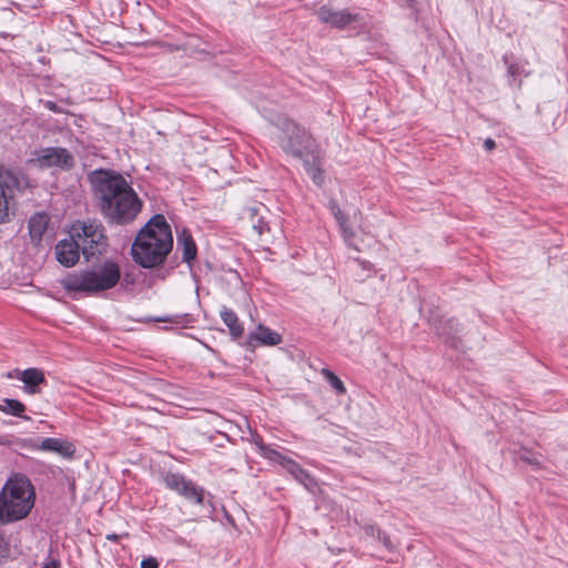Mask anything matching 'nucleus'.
Here are the masks:
<instances>
[{
	"label": "nucleus",
	"instance_id": "obj_1",
	"mask_svg": "<svg viewBox=\"0 0 568 568\" xmlns=\"http://www.w3.org/2000/svg\"><path fill=\"white\" fill-rule=\"evenodd\" d=\"M92 183L100 199L103 215L112 223L132 222L142 209V201L129 182L109 171H95Z\"/></svg>",
	"mask_w": 568,
	"mask_h": 568
},
{
	"label": "nucleus",
	"instance_id": "obj_2",
	"mask_svg": "<svg viewBox=\"0 0 568 568\" xmlns=\"http://www.w3.org/2000/svg\"><path fill=\"white\" fill-rule=\"evenodd\" d=\"M173 247V237L169 223L156 214L138 233L131 254L136 264L144 268L161 265Z\"/></svg>",
	"mask_w": 568,
	"mask_h": 568
},
{
	"label": "nucleus",
	"instance_id": "obj_3",
	"mask_svg": "<svg viewBox=\"0 0 568 568\" xmlns=\"http://www.w3.org/2000/svg\"><path fill=\"white\" fill-rule=\"evenodd\" d=\"M120 267L106 261L90 270L74 272L61 278L64 291L73 298L80 295H92L114 287L120 281Z\"/></svg>",
	"mask_w": 568,
	"mask_h": 568
},
{
	"label": "nucleus",
	"instance_id": "obj_4",
	"mask_svg": "<svg viewBox=\"0 0 568 568\" xmlns=\"http://www.w3.org/2000/svg\"><path fill=\"white\" fill-rule=\"evenodd\" d=\"M36 493L30 479L16 474L0 494V523H12L28 516L34 506Z\"/></svg>",
	"mask_w": 568,
	"mask_h": 568
},
{
	"label": "nucleus",
	"instance_id": "obj_5",
	"mask_svg": "<svg viewBox=\"0 0 568 568\" xmlns=\"http://www.w3.org/2000/svg\"><path fill=\"white\" fill-rule=\"evenodd\" d=\"M277 128L280 130V144L286 153L297 158L314 154L315 141L303 128L290 119L280 120Z\"/></svg>",
	"mask_w": 568,
	"mask_h": 568
},
{
	"label": "nucleus",
	"instance_id": "obj_6",
	"mask_svg": "<svg viewBox=\"0 0 568 568\" xmlns=\"http://www.w3.org/2000/svg\"><path fill=\"white\" fill-rule=\"evenodd\" d=\"M70 234L71 237L77 240L87 257L101 253L105 246L106 237L103 233V226L95 221L73 223Z\"/></svg>",
	"mask_w": 568,
	"mask_h": 568
},
{
	"label": "nucleus",
	"instance_id": "obj_7",
	"mask_svg": "<svg viewBox=\"0 0 568 568\" xmlns=\"http://www.w3.org/2000/svg\"><path fill=\"white\" fill-rule=\"evenodd\" d=\"M30 163L39 169L70 170L74 160L71 153L63 148H47L39 151Z\"/></svg>",
	"mask_w": 568,
	"mask_h": 568
},
{
	"label": "nucleus",
	"instance_id": "obj_8",
	"mask_svg": "<svg viewBox=\"0 0 568 568\" xmlns=\"http://www.w3.org/2000/svg\"><path fill=\"white\" fill-rule=\"evenodd\" d=\"M260 452L263 456L278 462L296 480H298L307 490H314L316 487L315 480L311 475L304 470L296 462L282 456L276 450L267 447L266 445L256 442Z\"/></svg>",
	"mask_w": 568,
	"mask_h": 568
},
{
	"label": "nucleus",
	"instance_id": "obj_9",
	"mask_svg": "<svg viewBox=\"0 0 568 568\" xmlns=\"http://www.w3.org/2000/svg\"><path fill=\"white\" fill-rule=\"evenodd\" d=\"M163 483L168 489L174 490L197 505H202L204 501V489L180 474H166L163 477Z\"/></svg>",
	"mask_w": 568,
	"mask_h": 568
},
{
	"label": "nucleus",
	"instance_id": "obj_10",
	"mask_svg": "<svg viewBox=\"0 0 568 568\" xmlns=\"http://www.w3.org/2000/svg\"><path fill=\"white\" fill-rule=\"evenodd\" d=\"M18 186L19 180L16 174L10 170L0 169V224L10 220V200Z\"/></svg>",
	"mask_w": 568,
	"mask_h": 568
},
{
	"label": "nucleus",
	"instance_id": "obj_11",
	"mask_svg": "<svg viewBox=\"0 0 568 568\" xmlns=\"http://www.w3.org/2000/svg\"><path fill=\"white\" fill-rule=\"evenodd\" d=\"M9 378H18L23 383V390L29 395L40 393V385L45 383V376L40 368L16 369L8 374Z\"/></svg>",
	"mask_w": 568,
	"mask_h": 568
},
{
	"label": "nucleus",
	"instance_id": "obj_12",
	"mask_svg": "<svg viewBox=\"0 0 568 568\" xmlns=\"http://www.w3.org/2000/svg\"><path fill=\"white\" fill-rule=\"evenodd\" d=\"M34 448L37 450L54 453L64 459H72L75 454L73 443L57 437L43 438Z\"/></svg>",
	"mask_w": 568,
	"mask_h": 568
},
{
	"label": "nucleus",
	"instance_id": "obj_13",
	"mask_svg": "<svg viewBox=\"0 0 568 568\" xmlns=\"http://www.w3.org/2000/svg\"><path fill=\"white\" fill-rule=\"evenodd\" d=\"M281 343V334L263 324H258L256 328L247 335V345L250 347L275 346Z\"/></svg>",
	"mask_w": 568,
	"mask_h": 568
},
{
	"label": "nucleus",
	"instance_id": "obj_14",
	"mask_svg": "<svg viewBox=\"0 0 568 568\" xmlns=\"http://www.w3.org/2000/svg\"><path fill=\"white\" fill-rule=\"evenodd\" d=\"M81 246L75 239L62 240L55 245V256L60 264L65 267L73 266L80 257Z\"/></svg>",
	"mask_w": 568,
	"mask_h": 568
},
{
	"label": "nucleus",
	"instance_id": "obj_15",
	"mask_svg": "<svg viewBox=\"0 0 568 568\" xmlns=\"http://www.w3.org/2000/svg\"><path fill=\"white\" fill-rule=\"evenodd\" d=\"M317 17L322 22L334 28H344L357 18L347 10H333L325 6L318 9Z\"/></svg>",
	"mask_w": 568,
	"mask_h": 568
},
{
	"label": "nucleus",
	"instance_id": "obj_16",
	"mask_svg": "<svg viewBox=\"0 0 568 568\" xmlns=\"http://www.w3.org/2000/svg\"><path fill=\"white\" fill-rule=\"evenodd\" d=\"M329 209L339 225V230L342 232L344 241L347 243L348 246L355 248L356 251H361L362 248L354 242L355 234L347 224L346 216L344 215L337 203L331 202Z\"/></svg>",
	"mask_w": 568,
	"mask_h": 568
},
{
	"label": "nucleus",
	"instance_id": "obj_17",
	"mask_svg": "<svg viewBox=\"0 0 568 568\" xmlns=\"http://www.w3.org/2000/svg\"><path fill=\"white\" fill-rule=\"evenodd\" d=\"M49 225V216L45 213H36L29 220V234L36 244L43 239Z\"/></svg>",
	"mask_w": 568,
	"mask_h": 568
},
{
	"label": "nucleus",
	"instance_id": "obj_18",
	"mask_svg": "<svg viewBox=\"0 0 568 568\" xmlns=\"http://www.w3.org/2000/svg\"><path fill=\"white\" fill-rule=\"evenodd\" d=\"M178 247L182 251V260L191 263L196 256V245L192 239L191 233L183 229L178 233Z\"/></svg>",
	"mask_w": 568,
	"mask_h": 568
},
{
	"label": "nucleus",
	"instance_id": "obj_19",
	"mask_svg": "<svg viewBox=\"0 0 568 568\" xmlns=\"http://www.w3.org/2000/svg\"><path fill=\"white\" fill-rule=\"evenodd\" d=\"M220 315L234 338H239L243 335V325L240 323L237 315L232 310L224 306L222 307Z\"/></svg>",
	"mask_w": 568,
	"mask_h": 568
},
{
	"label": "nucleus",
	"instance_id": "obj_20",
	"mask_svg": "<svg viewBox=\"0 0 568 568\" xmlns=\"http://www.w3.org/2000/svg\"><path fill=\"white\" fill-rule=\"evenodd\" d=\"M321 375L327 381V383L331 385V387L335 390L336 394L344 395L346 393V387L344 383L331 369L322 368Z\"/></svg>",
	"mask_w": 568,
	"mask_h": 568
},
{
	"label": "nucleus",
	"instance_id": "obj_21",
	"mask_svg": "<svg viewBox=\"0 0 568 568\" xmlns=\"http://www.w3.org/2000/svg\"><path fill=\"white\" fill-rule=\"evenodd\" d=\"M24 410L26 406L17 399L6 398L3 403L0 404V412L12 416L21 417Z\"/></svg>",
	"mask_w": 568,
	"mask_h": 568
},
{
	"label": "nucleus",
	"instance_id": "obj_22",
	"mask_svg": "<svg viewBox=\"0 0 568 568\" xmlns=\"http://www.w3.org/2000/svg\"><path fill=\"white\" fill-rule=\"evenodd\" d=\"M304 166L307 174L311 176L315 184L322 185L324 183V172L316 164L315 159L313 160V163H311L308 160H304Z\"/></svg>",
	"mask_w": 568,
	"mask_h": 568
},
{
	"label": "nucleus",
	"instance_id": "obj_23",
	"mask_svg": "<svg viewBox=\"0 0 568 568\" xmlns=\"http://www.w3.org/2000/svg\"><path fill=\"white\" fill-rule=\"evenodd\" d=\"M519 459L536 468H539L542 465V456L526 448L519 450Z\"/></svg>",
	"mask_w": 568,
	"mask_h": 568
},
{
	"label": "nucleus",
	"instance_id": "obj_24",
	"mask_svg": "<svg viewBox=\"0 0 568 568\" xmlns=\"http://www.w3.org/2000/svg\"><path fill=\"white\" fill-rule=\"evenodd\" d=\"M265 211V206L263 204H255L252 206H247L242 212V217L247 220L251 224L255 221V219Z\"/></svg>",
	"mask_w": 568,
	"mask_h": 568
},
{
	"label": "nucleus",
	"instance_id": "obj_25",
	"mask_svg": "<svg viewBox=\"0 0 568 568\" xmlns=\"http://www.w3.org/2000/svg\"><path fill=\"white\" fill-rule=\"evenodd\" d=\"M252 227L260 234L262 235L264 233L265 230H268L267 227V223L264 221V216L262 215V213H260V215L255 219V221L253 222L252 224Z\"/></svg>",
	"mask_w": 568,
	"mask_h": 568
},
{
	"label": "nucleus",
	"instance_id": "obj_26",
	"mask_svg": "<svg viewBox=\"0 0 568 568\" xmlns=\"http://www.w3.org/2000/svg\"><path fill=\"white\" fill-rule=\"evenodd\" d=\"M375 538H377L387 549H393V545L389 537L386 536L383 531L377 530Z\"/></svg>",
	"mask_w": 568,
	"mask_h": 568
},
{
	"label": "nucleus",
	"instance_id": "obj_27",
	"mask_svg": "<svg viewBox=\"0 0 568 568\" xmlns=\"http://www.w3.org/2000/svg\"><path fill=\"white\" fill-rule=\"evenodd\" d=\"M375 538H377L387 549H393V545L389 537L386 536L383 531L377 530Z\"/></svg>",
	"mask_w": 568,
	"mask_h": 568
},
{
	"label": "nucleus",
	"instance_id": "obj_28",
	"mask_svg": "<svg viewBox=\"0 0 568 568\" xmlns=\"http://www.w3.org/2000/svg\"><path fill=\"white\" fill-rule=\"evenodd\" d=\"M159 564L154 557H148L142 560L141 568H158Z\"/></svg>",
	"mask_w": 568,
	"mask_h": 568
},
{
	"label": "nucleus",
	"instance_id": "obj_29",
	"mask_svg": "<svg viewBox=\"0 0 568 568\" xmlns=\"http://www.w3.org/2000/svg\"><path fill=\"white\" fill-rule=\"evenodd\" d=\"M8 555V547L3 538L0 537V560L6 558Z\"/></svg>",
	"mask_w": 568,
	"mask_h": 568
},
{
	"label": "nucleus",
	"instance_id": "obj_30",
	"mask_svg": "<svg viewBox=\"0 0 568 568\" xmlns=\"http://www.w3.org/2000/svg\"><path fill=\"white\" fill-rule=\"evenodd\" d=\"M377 528H375L374 526L372 525H367L364 527V531L367 536H371V537H375V535L377 534Z\"/></svg>",
	"mask_w": 568,
	"mask_h": 568
},
{
	"label": "nucleus",
	"instance_id": "obj_31",
	"mask_svg": "<svg viewBox=\"0 0 568 568\" xmlns=\"http://www.w3.org/2000/svg\"><path fill=\"white\" fill-rule=\"evenodd\" d=\"M495 141L493 139H486L484 142V146L487 151H491L495 148Z\"/></svg>",
	"mask_w": 568,
	"mask_h": 568
},
{
	"label": "nucleus",
	"instance_id": "obj_32",
	"mask_svg": "<svg viewBox=\"0 0 568 568\" xmlns=\"http://www.w3.org/2000/svg\"><path fill=\"white\" fill-rule=\"evenodd\" d=\"M508 72H509V74H511L513 77H515V75L519 74V68H518V65H517V64H510V65L508 67Z\"/></svg>",
	"mask_w": 568,
	"mask_h": 568
},
{
	"label": "nucleus",
	"instance_id": "obj_33",
	"mask_svg": "<svg viewBox=\"0 0 568 568\" xmlns=\"http://www.w3.org/2000/svg\"><path fill=\"white\" fill-rule=\"evenodd\" d=\"M42 568H59V562L52 559L49 562L44 564Z\"/></svg>",
	"mask_w": 568,
	"mask_h": 568
},
{
	"label": "nucleus",
	"instance_id": "obj_34",
	"mask_svg": "<svg viewBox=\"0 0 568 568\" xmlns=\"http://www.w3.org/2000/svg\"><path fill=\"white\" fill-rule=\"evenodd\" d=\"M44 106L51 111H57V104L52 101H45Z\"/></svg>",
	"mask_w": 568,
	"mask_h": 568
},
{
	"label": "nucleus",
	"instance_id": "obj_35",
	"mask_svg": "<svg viewBox=\"0 0 568 568\" xmlns=\"http://www.w3.org/2000/svg\"><path fill=\"white\" fill-rule=\"evenodd\" d=\"M106 539H109V540H113V541H114V540H116V539H118V536H116V535H114V534H112V535H108V536H106Z\"/></svg>",
	"mask_w": 568,
	"mask_h": 568
},
{
	"label": "nucleus",
	"instance_id": "obj_36",
	"mask_svg": "<svg viewBox=\"0 0 568 568\" xmlns=\"http://www.w3.org/2000/svg\"><path fill=\"white\" fill-rule=\"evenodd\" d=\"M361 264L363 265L364 268H368L371 266L369 262L361 261Z\"/></svg>",
	"mask_w": 568,
	"mask_h": 568
}]
</instances>
